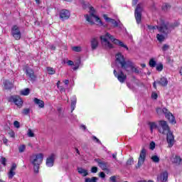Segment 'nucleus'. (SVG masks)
Segmentation results:
<instances>
[{
    "label": "nucleus",
    "mask_w": 182,
    "mask_h": 182,
    "mask_svg": "<svg viewBox=\"0 0 182 182\" xmlns=\"http://www.w3.org/2000/svg\"><path fill=\"white\" fill-rule=\"evenodd\" d=\"M115 63L117 66H120L122 69L130 73L131 70H133L135 73H139V69L134 68L133 62L130 60H126L124 55H122V53H118L115 55Z\"/></svg>",
    "instance_id": "nucleus-1"
},
{
    "label": "nucleus",
    "mask_w": 182,
    "mask_h": 182,
    "mask_svg": "<svg viewBox=\"0 0 182 182\" xmlns=\"http://www.w3.org/2000/svg\"><path fill=\"white\" fill-rule=\"evenodd\" d=\"M108 39L111 40L115 45H118L119 46H121V48H124V49L129 50V47H127L123 42L119 41V39L114 38V37L109 33L100 36L101 43L105 49H113L114 48L113 44L110 43Z\"/></svg>",
    "instance_id": "nucleus-2"
},
{
    "label": "nucleus",
    "mask_w": 182,
    "mask_h": 182,
    "mask_svg": "<svg viewBox=\"0 0 182 182\" xmlns=\"http://www.w3.org/2000/svg\"><path fill=\"white\" fill-rule=\"evenodd\" d=\"M148 29H149V31L158 29L159 32L164 33L166 36L171 32L170 30V23L168 22L166 23L164 20L161 21L159 26H148Z\"/></svg>",
    "instance_id": "nucleus-3"
},
{
    "label": "nucleus",
    "mask_w": 182,
    "mask_h": 182,
    "mask_svg": "<svg viewBox=\"0 0 182 182\" xmlns=\"http://www.w3.org/2000/svg\"><path fill=\"white\" fill-rule=\"evenodd\" d=\"M43 161V154H34L30 156V162L33 166L34 173H39V166Z\"/></svg>",
    "instance_id": "nucleus-4"
},
{
    "label": "nucleus",
    "mask_w": 182,
    "mask_h": 182,
    "mask_svg": "<svg viewBox=\"0 0 182 182\" xmlns=\"http://www.w3.org/2000/svg\"><path fill=\"white\" fill-rule=\"evenodd\" d=\"M90 15L86 14L85 18L87 22L91 23V25H95V22L93 21V18H95L96 22L97 23V25H100V26H103V21L100 20V18L99 16L95 15V8L93 6H90Z\"/></svg>",
    "instance_id": "nucleus-5"
},
{
    "label": "nucleus",
    "mask_w": 182,
    "mask_h": 182,
    "mask_svg": "<svg viewBox=\"0 0 182 182\" xmlns=\"http://www.w3.org/2000/svg\"><path fill=\"white\" fill-rule=\"evenodd\" d=\"M144 8V6L142 3H139L136 5V7L134 11V16L135 19L136 21V23H140L141 22V14L143 13V9Z\"/></svg>",
    "instance_id": "nucleus-6"
},
{
    "label": "nucleus",
    "mask_w": 182,
    "mask_h": 182,
    "mask_svg": "<svg viewBox=\"0 0 182 182\" xmlns=\"http://www.w3.org/2000/svg\"><path fill=\"white\" fill-rule=\"evenodd\" d=\"M162 112L164 114H165L166 119H167L171 124H176V117H174V115L170 112H168V109L167 108L164 107L162 109Z\"/></svg>",
    "instance_id": "nucleus-7"
},
{
    "label": "nucleus",
    "mask_w": 182,
    "mask_h": 182,
    "mask_svg": "<svg viewBox=\"0 0 182 182\" xmlns=\"http://www.w3.org/2000/svg\"><path fill=\"white\" fill-rule=\"evenodd\" d=\"M9 102L11 103H14V105H16V106L18 107H22V105H23V101H22L21 97L18 95H11L9 98Z\"/></svg>",
    "instance_id": "nucleus-8"
},
{
    "label": "nucleus",
    "mask_w": 182,
    "mask_h": 182,
    "mask_svg": "<svg viewBox=\"0 0 182 182\" xmlns=\"http://www.w3.org/2000/svg\"><path fill=\"white\" fill-rule=\"evenodd\" d=\"M95 161L97 163L100 168H102L104 171H109V167H110L109 162L102 160L100 159H95Z\"/></svg>",
    "instance_id": "nucleus-9"
},
{
    "label": "nucleus",
    "mask_w": 182,
    "mask_h": 182,
    "mask_svg": "<svg viewBox=\"0 0 182 182\" xmlns=\"http://www.w3.org/2000/svg\"><path fill=\"white\" fill-rule=\"evenodd\" d=\"M146 149L143 148L140 152L139 157L138 159V164L136 168H139V167H141V166H143L144 164V161H146Z\"/></svg>",
    "instance_id": "nucleus-10"
},
{
    "label": "nucleus",
    "mask_w": 182,
    "mask_h": 182,
    "mask_svg": "<svg viewBox=\"0 0 182 182\" xmlns=\"http://www.w3.org/2000/svg\"><path fill=\"white\" fill-rule=\"evenodd\" d=\"M11 35L16 41H19V39H21V30H19V27H18V26H14L11 28Z\"/></svg>",
    "instance_id": "nucleus-11"
},
{
    "label": "nucleus",
    "mask_w": 182,
    "mask_h": 182,
    "mask_svg": "<svg viewBox=\"0 0 182 182\" xmlns=\"http://www.w3.org/2000/svg\"><path fill=\"white\" fill-rule=\"evenodd\" d=\"M159 126L161 127L162 131L159 130L160 133L162 134H166V133H168L170 131V127H168V124H167V122L164 120L159 121Z\"/></svg>",
    "instance_id": "nucleus-12"
},
{
    "label": "nucleus",
    "mask_w": 182,
    "mask_h": 182,
    "mask_svg": "<svg viewBox=\"0 0 182 182\" xmlns=\"http://www.w3.org/2000/svg\"><path fill=\"white\" fill-rule=\"evenodd\" d=\"M114 75L117 78L120 83H124V82H126V79H127V76L122 71L118 74L117 71L114 70Z\"/></svg>",
    "instance_id": "nucleus-13"
},
{
    "label": "nucleus",
    "mask_w": 182,
    "mask_h": 182,
    "mask_svg": "<svg viewBox=\"0 0 182 182\" xmlns=\"http://www.w3.org/2000/svg\"><path fill=\"white\" fill-rule=\"evenodd\" d=\"M166 141L168 147L171 148L173 146H174V135L171 131L166 132Z\"/></svg>",
    "instance_id": "nucleus-14"
},
{
    "label": "nucleus",
    "mask_w": 182,
    "mask_h": 182,
    "mask_svg": "<svg viewBox=\"0 0 182 182\" xmlns=\"http://www.w3.org/2000/svg\"><path fill=\"white\" fill-rule=\"evenodd\" d=\"M157 181L159 182L168 181V172H167V171H165L161 173L160 175L157 176Z\"/></svg>",
    "instance_id": "nucleus-15"
},
{
    "label": "nucleus",
    "mask_w": 182,
    "mask_h": 182,
    "mask_svg": "<svg viewBox=\"0 0 182 182\" xmlns=\"http://www.w3.org/2000/svg\"><path fill=\"white\" fill-rule=\"evenodd\" d=\"M55 159H56V154H51L50 156H49L46 159V164L47 167H53V164H55Z\"/></svg>",
    "instance_id": "nucleus-16"
},
{
    "label": "nucleus",
    "mask_w": 182,
    "mask_h": 182,
    "mask_svg": "<svg viewBox=\"0 0 182 182\" xmlns=\"http://www.w3.org/2000/svg\"><path fill=\"white\" fill-rule=\"evenodd\" d=\"M70 18V12L68 10L63 9L60 11V19L61 21H66Z\"/></svg>",
    "instance_id": "nucleus-17"
},
{
    "label": "nucleus",
    "mask_w": 182,
    "mask_h": 182,
    "mask_svg": "<svg viewBox=\"0 0 182 182\" xmlns=\"http://www.w3.org/2000/svg\"><path fill=\"white\" fill-rule=\"evenodd\" d=\"M103 18L106 21V22H109L110 23H112L114 28H117V26H120V21L117 22L116 21V20L107 17V15L106 14L103 15Z\"/></svg>",
    "instance_id": "nucleus-18"
},
{
    "label": "nucleus",
    "mask_w": 182,
    "mask_h": 182,
    "mask_svg": "<svg viewBox=\"0 0 182 182\" xmlns=\"http://www.w3.org/2000/svg\"><path fill=\"white\" fill-rule=\"evenodd\" d=\"M26 74L28 77H30V80L31 82H35L36 80V75H35V72L31 68L26 69Z\"/></svg>",
    "instance_id": "nucleus-19"
},
{
    "label": "nucleus",
    "mask_w": 182,
    "mask_h": 182,
    "mask_svg": "<svg viewBox=\"0 0 182 182\" xmlns=\"http://www.w3.org/2000/svg\"><path fill=\"white\" fill-rule=\"evenodd\" d=\"M16 164L13 163L11 165V167L10 168V171L9 172V178L11 180L12 178H14V176H15V174H16V173L15 172V170H16Z\"/></svg>",
    "instance_id": "nucleus-20"
},
{
    "label": "nucleus",
    "mask_w": 182,
    "mask_h": 182,
    "mask_svg": "<svg viewBox=\"0 0 182 182\" xmlns=\"http://www.w3.org/2000/svg\"><path fill=\"white\" fill-rule=\"evenodd\" d=\"M90 46L92 50H96V49H97V47L99 46V41H97V38H93L90 40Z\"/></svg>",
    "instance_id": "nucleus-21"
},
{
    "label": "nucleus",
    "mask_w": 182,
    "mask_h": 182,
    "mask_svg": "<svg viewBox=\"0 0 182 182\" xmlns=\"http://www.w3.org/2000/svg\"><path fill=\"white\" fill-rule=\"evenodd\" d=\"M3 85H4V88L6 89V90H11V89L14 87V84L9 80H4Z\"/></svg>",
    "instance_id": "nucleus-22"
},
{
    "label": "nucleus",
    "mask_w": 182,
    "mask_h": 182,
    "mask_svg": "<svg viewBox=\"0 0 182 182\" xmlns=\"http://www.w3.org/2000/svg\"><path fill=\"white\" fill-rule=\"evenodd\" d=\"M156 83L161 86L166 87L168 85V81L167 80V78L163 77L159 80H156Z\"/></svg>",
    "instance_id": "nucleus-23"
},
{
    "label": "nucleus",
    "mask_w": 182,
    "mask_h": 182,
    "mask_svg": "<svg viewBox=\"0 0 182 182\" xmlns=\"http://www.w3.org/2000/svg\"><path fill=\"white\" fill-rule=\"evenodd\" d=\"M77 170L79 174H81V176H82V177H86V176L89 175L87 170H86L82 167L77 168Z\"/></svg>",
    "instance_id": "nucleus-24"
},
{
    "label": "nucleus",
    "mask_w": 182,
    "mask_h": 182,
    "mask_svg": "<svg viewBox=\"0 0 182 182\" xmlns=\"http://www.w3.org/2000/svg\"><path fill=\"white\" fill-rule=\"evenodd\" d=\"M33 102L35 103V105H38V107H40V109H42L43 107H45V102L38 98H34Z\"/></svg>",
    "instance_id": "nucleus-25"
},
{
    "label": "nucleus",
    "mask_w": 182,
    "mask_h": 182,
    "mask_svg": "<svg viewBox=\"0 0 182 182\" xmlns=\"http://www.w3.org/2000/svg\"><path fill=\"white\" fill-rule=\"evenodd\" d=\"M76 102H77L76 95H73L71 97V112H73V110H75V108L76 107Z\"/></svg>",
    "instance_id": "nucleus-26"
},
{
    "label": "nucleus",
    "mask_w": 182,
    "mask_h": 182,
    "mask_svg": "<svg viewBox=\"0 0 182 182\" xmlns=\"http://www.w3.org/2000/svg\"><path fill=\"white\" fill-rule=\"evenodd\" d=\"M172 163H175V164H180V161H181V158L180 156H176L175 157L171 158Z\"/></svg>",
    "instance_id": "nucleus-27"
},
{
    "label": "nucleus",
    "mask_w": 182,
    "mask_h": 182,
    "mask_svg": "<svg viewBox=\"0 0 182 182\" xmlns=\"http://www.w3.org/2000/svg\"><path fill=\"white\" fill-rule=\"evenodd\" d=\"M166 36H167V35L166 36L164 33L157 34L156 38L159 42H164V39H166Z\"/></svg>",
    "instance_id": "nucleus-28"
},
{
    "label": "nucleus",
    "mask_w": 182,
    "mask_h": 182,
    "mask_svg": "<svg viewBox=\"0 0 182 182\" xmlns=\"http://www.w3.org/2000/svg\"><path fill=\"white\" fill-rule=\"evenodd\" d=\"M46 70H47L48 75H55L56 73V70L53 68H51V67H48L46 68Z\"/></svg>",
    "instance_id": "nucleus-29"
},
{
    "label": "nucleus",
    "mask_w": 182,
    "mask_h": 182,
    "mask_svg": "<svg viewBox=\"0 0 182 182\" xmlns=\"http://www.w3.org/2000/svg\"><path fill=\"white\" fill-rule=\"evenodd\" d=\"M75 67L73 68V70H77L79 69V66H80V58H78L75 63Z\"/></svg>",
    "instance_id": "nucleus-30"
},
{
    "label": "nucleus",
    "mask_w": 182,
    "mask_h": 182,
    "mask_svg": "<svg viewBox=\"0 0 182 182\" xmlns=\"http://www.w3.org/2000/svg\"><path fill=\"white\" fill-rule=\"evenodd\" d=\"M156 65H157V63L156 62V60H154V58H151L149 60V66H150V68H156Z\"/></svg>",
    "instance_id": "nucleus-31"
},
{
    "label": "nucleus",
    "mask_w": 182,
    "mask_h": 182,
    "mask_svg": "<svg viewBox=\"0 0 182 182\" xmlns=\"http://www.w3.org/2000/svg\"><path fill=\"white\" fill-rule=\"evenodd\" d=\"M151 159L154 163H160V158L157 155L152 156Z\"/></svg>",
    "instance_id": "nucleus-32"
},
{
    "label": "nucleus",
    "mask_w": 182,
    "mask_h": 182,
    "mask_svg": "<svg viewBox=\"0 0 182 182\" xmlns=\"http://www.w3.org/2000/svg\"><path fill=\"white\" fill-rule=\"evenodd\" d=\"M149 127L151 133H153V130H154V129H157L158 127L155 122H149Z\"/></svg>",
    "instance_id": "nucleus-33"
},
{
    "label": "nucleus",
    "mask_w": 182,
    "mask_h": 182,
    "mask_svg": "<svg viewBox=\"0 0 182 182\" xmlns=\"http://www.w3.org/2000/svg\"><path fill=\"white\" fill-rule=\"evenodd\" d=\"M85 182H97V178L93 176L92 178H86Z\"/></svg>",
    "instance_id": "nucleus-34"
},
{
    "label": "nucleus",
    "mask_w": 182,
    "mask_h": 182,
    "mask_svg": "<svg viewBox=\"0 0 182 182\" xmlns=\"http://www.w3.org/2000/svg\"><path fill=\"white\" fill-rule=\"evenodd\" d=\"M170 8H171V6H170V4H165L163 6H162V11H164L165 12H167V11H168L170 9Z\"/></svg>",
    "instance_id": "nucleus-35"
},
{
    "label": "nucleus",
    "mask_w": 182,
    "mask_h": 182,
    "mask_svg": "<svg viewBox=\"0 0 182 182\" xmlns=\"http://www.w3.org/2000/svg\"><path fill=\"white\" fill-rule=\"evenodd\" d=\"M0 163L4 166V167H6V158L1 156Z\"/></svg>",
    "instance_id": "nucleus-36"
},
{
    "label": "nucleus",
    "mask_w": 182,
    "mask_h": 182,
    "mask_svg": "<svg viewBox=\"0 0 182 182\" xmlns=\"http://www.w3.org/2000/svg\"><path fill=\"white\" fill-rule=\"evenodd\" d=\"M163 63H160L159 64L156 65V69L158 72H161V70H163Z\"/></svg>",
    "instance_id": "nucleus-37"
},
{
    "label": "nucleus",
    "mask_w": 182,
    "mask_h": 182,
    "mask_svg": "<svg viewBox=\"0 0 182 182\" xmlns=\"http://www.w3.org/2000/svg\"><path fill=\"white\" fill-rule=\"evenodd\" d=\"M30 92H31V90H29V88H26L21 91V95H23V96H28V95H29Z\"/></svg>",
    "instance_id": "nucleus-38"
},
{
    "label": "nucleus",
    "mask_w": 182,
    "mask_h": 182,
    "mask_svg": "<svg viewBox=\"0 0 182 182\" xmlns=\"http://www.w3.org/2000/svg\"><path fill=\"white\" fill-rule=\"evenodd\" d=\"M26 149V146L23 144V145H20L18 146V151L19 153H23V151H25V149Z\"/></svg>",
    "instance_id": "nucleus-39"
},
{
    "label": "nucleus",
    "mask_w": 182,
    "mask_h": 182,
    "mask_svg": "<svg viewBox=\"0 0 182 182\" xmlns=\"http://www.w3.org/2000/svg\"><path fill=\"white\" fill-rule=\"evenodd\" d=\"M27 135L28 137H35V134L33 133V132H32V129H28Z\"/></svg>",
    "instance_id": "nucleus-40"
},
{
    "label": "nucleus",
    "mask_w": 182,
    "mask_h": 182,
    "mask_svg": "<svg viewBox=\"0 0 182 182\" xmlns=\"http://www.w3.org/2000/svg\"><path fill=\"white\" fill-rule=\"evenodd\" d=\"M132 164H134V160H133V158H129L127 161V166H132Z\"/></svg>",
    "instance_id": "nucleus-41"
},
{
    "label": "nucleus",
    "mask_w": 182,
    "mask_h": 182,
    "mask_svg": "<svg viewBox=\"0 0 182 182\" xmlns=\"http://www.w3.org/2000/svg\"><path fill=\"white\" fill-rule=\"evenodd\" d=\"M73 50H74V52H81L82 48H80V46H74L73 47Z\"/></svg>",
    "instance_id": "nucleus-42"
},
{
    "label": "nucleus",
    "mask_w": 182,
    "mask_h": 182,
    "mask_svg": "<svg viewBox=\"0 0 182 182\" xmlns=\"http://www.w3.org/2000/svg\"><path fill=\"white\" fill-rule=\"evenodd\" d=\"M149 149L151 150H153L154 149H156V143H154V141H151L150 144H149Z\"/></svg>",
    "instance_id": "nucleus-43"
},
{
    "label": "nucleus",
    "mask_w": 182,
    "mask_h": 182,
    "mask_svg": "<svg viewBox=\"0 0 182 182\" xmlns=\"http://www.w3.org/2000/svg\"><path fill=\"white\" fill-rule=\"evenodd\" d=\"M170 48V46L167 44H164L162 47V50L164 52H166V50H168V49Z\"/></svg>",
    "instance_id": "nucleus-44"
},
{
    "label": "nucleus",
    "mask_w": 182,
    "mask_h": 182,
    "mask_svg": "<svg viewBox=\"0 0 182 182\" xmlns=\"http://www.w3.org/2000/svg\"><path fill=\"white\" fill-rule=\"evenodd\" d=\"M92 140L97 143L98 144H102V141H100V140H99V139H97V137L95 136H92Z\"/></svg>",
    "instance_id": "nucleus-45"
},
{
    "label": "nucleus",
    "mask_w": 182,
    "mask_h": 182,
    "mask_svg": "<svg viewBox=\"0 0 182 182\" xmlns=\"http://www.w3.org/2000/svg\"><path fill=\"white\" fill-rule=\"evenodd\" d=\"M14 127H16V129H19V127H21V124L19 123V122L15 121V122H14Z\"/></svg>",
    "instance_id": "nucleus-46"
},
{
    "label": "nucleus",
    "mask_w": 182,
    "mask_h": 182,
    "mask_svg": "<svg viewBox=\"0 0 182 182\" xmlns=\"http://www.w3.org/2000/svg\"><path fill=\"white\" fill-rule=\"evenodd\" d=\"M30 112H31V109H29V108L24 109L23 110V114H26V115L29 114Z\"/></svg>",
    "instance_id": "nucleus-47"
},
{
    "label": "nucleus",
    "mask_w": 182,
    "mask_h": 182,
    "mask_svg": "<svg viewBox=\"0 0 182 182\" xmlns=\"http://www.w3.org/2000/svg\"><path fill=\"white\" fill-rule=\"evenodd\" d=\"M91 173H97V167L93 166V167L91 168Z\"/></svg>",
    "instance_id": "nucleus-48"
},
{
    "label": "nucleus",
    "mask_w": 182,
    "mask_h": 182,
    "mask_svg": "<svg viewBox=\"0 0 182 182\" xmlns=\"http://www.w3.org/2000/svg\"><path fill=\"white\" fill-rule=\"evenodd\" d=\"M109 180H110V181H112V182H117V181H116V176H111V177L109 178Z\"/></svg>",
    "instance_id": "nucleus-49"
},
{
    "label": "nucleus",
    "mask_w": 182,
    "mask_h": 182,
    "mask_svg": "<svg viewBox=\"0 0 182 182\" xmlns=\"http://www.w3.org/2000/svg\"><path fill=\"white\" fill-rule=\"evenodd\" d=\"M166 60L168 63H170L171 65V63H173V59L171 57H168L166 58Z\"/></svg>",
    "instance_id": "nucleus-50"
},
{
    "label": "nucleus",
    "mask_w": 182,
    "mask_h": 182,
    "mask_svg": "<svg viewBox=\"0 0 182 182\" xmlns=\"http://www.w3.org/2000/svg\"><path fill=\"white\" fill-rule=\"evenodd\" d=\"M159 96L157 95V93H156V92H153L152 93V95H151V97H152V99H157V97H158Z\"/></svg>",
    "instance_id": "nucleus-51"
},
{
    "label": "nucleus",
    "mask_w": 182,
    "mask_h": 182,
    "mask_svg": "<svg viewBox=\"0 0 182 182\" xmlns=\"http://www.w3.org/2000/svg\"><path fill=\"white\" fill-rule=\"evenodd\" d=\"M68 66H73V65H75V63H73V61L69 60L68 62H67Z\"/></svg>",
    "instance_id": "nucleus-52"
},
{
    "label": "nucleus",
    "mask_w": 182,
    "mask_h": 182,
    "mask_svg": "<svg viewBox=\"0 0 182 182\" xmlns=\"http://www.w3.org/2000/svg\"><path fill=\"white\" fill-rule=\"evenodd\" d=\"M138 2H139V0H132V6H136Z\"/></svg>",
    "instance_id": "nucleus-53"
},
{
    "label": "nucleus",
    "mask_w": 182,
    "mask_h": 182,
    "mask_svg": "<svg viewBox=\"0 0 182 182\" xmlns=\"http://www.w3.org/2000/svg\"><path fill=\"white\" fill-rule=\"evenodd\" d=\"M100 177H101V178H105V177H106V174L104 173V172H100Z\"/></svg>",
    "instance_id": "nucleus-54"
},
{
    "label": "nucleus",
    "mask_w": 182,
    "mask_h": 182,
    "mask_svg": "<svg viewBox=\"0 0 182 182\" xmlns=\"http://www.w3.org/2000/svg\"><path fill=\"white\" fill-rule=\"evenodd\" d=\"M117 153L112 154V158L114 159V160H117Z\"/></svg>",
    "instance_id": "nucleus-55"
},
{
    "label": "nucleus",
    "mask_w": 182,
    "mask_h": 182,
    "mask_svg": "<svg viewBox=\"0 0 182 182\" xmlns=\"http://www.w3.org/2000/svg\"><path fill=\"white\" fill-rule=\"evenodd\" d=\"M64 83L66 86L69 85V80H65Z\"/></svg>",
    "instance_id": "nucleus-56"
},
{
    "label": "nucleus",
    "mask_w": 182,
    "mask_h": 182,
    "mask_svg": "<svg viewBox=\"0 0 182 182\" xmlns=\"http://www.w3.org/2000/svg\"><path fill=\"white\" fill-rule=\"evenodd\" d=\"M151 9H154V11H156V4H153L151 6Z\"/></svg>",
    "instance_id": "nucleus-57"
},
{
    "label": "nucleus",
    "mask_w": 182,
    "mask_h": 182,
    "mask_svg": "<svg viewBox=\"0 0 182 182\" xmlns=\"http://www.w3.org/2000/svg\"><path fill=\"white\" fill-rule=\"evenodd\" d=\"M156 83H157V81H155V82L153 83V87H154V89H157V85H156Z\"/></svg>",
    "instance_id": "nucleus-58"
},
{
    "label": "nucleus",
    "mask_w": 182,
    "mask_h": 182,
    "mask_svg": "<svg viewBox=\"0 0 182 182\" xmlns=\"http://www.w3.org/2000/svg\"><path fill=\"white\" fill-rule=\"evenodd\" d=\"M9 135L11 136V137H15V133H14L13 132H10L9 133Z\"/></svg>",
    "instance_id": "nucleus-59"
},
{
    "label": "nucleus",
    "mask_w": 182,
    "mask_h": 182,
    "mask_svg": "<svg viewBox=\"0 0 182 182\" xmlns=\"http://www.w3.org/2000/svg\"><path fill=\"white\" fill-rule=\"evenodd\" d=\"M80 127L82 130H86V126L85 125H81Z\"/></svg>",
    "instance_id": "nucleus-60"
},
{
    "label": "nucleus",
    "mask_w": 182,
    "mask_h": 182,
    "mask_svg": "<svg viewBox=\"0 0 182 182\" xmlns=\"http://www.w3.org/2000/svg\"><path fill=\"white\" fill-rule=\"evenodd\" d=\"M159 112H161V108L156 109V112L159 113Z\"/></svg>",
    "instance_id": "nucleus-61"
},
{
    "label": "nucleus",
    "mask_w": 182,
    "mask_h": 182,
    "mask_svg": "<svg viewBox=\"0 0 182 182\" xmlns=\"http://www.w3.org/2000/svg\"><path fill=\"white\" fill-rule=\"evenodd\" d=\"M51 49L52 50H55V49H56V47H55V46H51Z\"/></svg>",
    "instance_id": "nucleus-62"
},
{
    "label": "nucleus",
    "mask_w": 182,
    "mask_h": 182,
    "mask_svg": "<svg viewBox=\"0 0 182 182\" xmlns=\"http://www.w3.org/2000/svg\"><path fill=\"white\" fill-rule=\"evenodd\" d=\"M179 73H180L181 76H182V67H181V70L179 71Z\"/></svg>",
    "instance_id": "nucleus-63"
},
{
    "label": "nucleus",
    "mask_w": 182,
    "mask_h": 182,
    "mask_svg": "<svg viewBox=\"0 0 182 182\" xmlns=\"http://www.w3.org/2000/svg\"><path fill=\"white\" fill-rule=\"evenodd\" d=\"M141 68H146V64H141Z\"/></svg>",
    "instance_id": "nucleus-64"
}]
</instances>
